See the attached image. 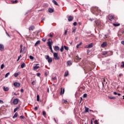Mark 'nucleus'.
Wrapping results in <instances>:
<instances>
[{"mask_svg": "<svg viewBox=\"0 0 124 124\" xmlns=\"http://www.w3.org/2000/svg\"><path fill=\"white\" fill-rule=\"evenodd\" d=\"M19 99L18 98H16L13 101V103L15 105H17V104H18V103H19Z\"/></svg>", "mask_w": 124, "mask_h": 124, "instance_id": "423d86ee", "label": "nucleus"}, {"mask_svg": "<svg viewBox=\"0 0 124 124\" xmlns=\"http://www.w3.org/2000/svg\"><path fill=\"white\" fill-rule=\"evenodd\" d=\"M21 57H22V56L20 55L18 57V59L17 60V62H19V61L20 60V58H21Z\"/></svg>", "mask_w": 124, "mask_h": 124, "instance_id": "c03bdc74", "label": "nucleus"}, {"mask_svg": "<svg viewBox=\"0 0 124 124\" xmlns=\"http://www.w3.org/2000/svg\"><path fill=\"white\" fill-rule=\"evenodd\" d=\"M108 98H109V99H115V97H108Z\"/></svg>", "mask_w": 124, "mask_h": 124, "instance_id": "49530a36", "label": "nucleus"}, {"mask_svg": "<svg viewBox=\"0 0 124 124\" xmlns=\"http://www.w3.org/2000/svg\"><path fill=\"white\" fill-rule=\"evenodd\" d=\"M57 79V77H55L54 78H52V80H56Z\"/></svg>", "mask_w": 124, "mask_h": 124, "instance_id": "13d9d810", "label": "nucleus"}, {"mask_svg": "<svg viewBox=\"0 0 124 124\" xmlns=\"http://www.w3.org/2000/svg\"><path fill=\"white\" fill-rule=\"evenodd\" d=\"M54 50L55 51H59V50H60V47H59V46H55L54 47Z\"/></svg>", "mask_w": 124, "mask_h": 124, "instance_id": "dca6fc26", "label": "nucleus"}, {"mask_svg": "<svg viewBox=\"0 0 124 124\" xmlns=\"http://www.w3.org/2000/svg\"><path fill=\"white\" fill-rule=\"evenodd\" d=\"M64 93V89H63L62 91V88L61 91V94H63Z\"/></svg>", "mask_w": 124, "mask_h": 124, "instance_id": "b1692460", "label": "nucleus"}, {"mask_svg": "<svg viewBox=\"0 0 124 124\" xmlns=\"http://www.w3.org/2000/svg\"><path fill=\"white\" fill-rule=\"evenodd\" d=\"M20 92H21V93H24V89H21L20 90Z\"/></svg>", "mask_w": 124, "mask_h": 124, "instance_id": "680f3d73", "label": "nucleus"}, {"mask_svg": "<svg viewBox=\"0 0 124 124\" xmlns=\"http://www.w3.org/2000/svg\"><path fill=\"white\" fill-rule=\"evenodd\" d=\"M87 96H88V95L87 94V93H85L83 94V98H86V97H87Z\"/></svg>", "mask_w": 124, "mask_h": 124, "instance_id": "473e14b6", "label": "nucleus"}, {"mask_svg": "<svg viewBox=\"0 0 124 124\" xmlns=\"http://www.w3.org/2000/svg\"><path fill=\"white\" fill-rule=\"evenodd\" d=\"M76 60H81V58H80V57H79V56L78 55H77L76 57Z\"/></svg>", "mask_w": 124, "mask_h": 124, "instance_id": "c9c22d12", "label": "nucleus"}, {"mask_svg": "<svg viewBox=\"0 0 124 124\" xmlns=\"http://www.w3.org/2000/svg\"><path fill=\"white\" fill-rule=\"evenodd\" d=\"M64 49H65L66 50V51H68L69 50V48H68V46H64Z\"/></svg>", "mask_w": 124, "mask_h": 124, "instance_id": "2f4dec72", "label": "nucleus"}, {"mask_svg": "<svg viewBox=\"0 0 124 124\" xmlns=\"http://www.w3.org/2000/svg\"><path fill=\"white\" fill-rule=\"evenodd\" d=\"M20 74V72L15 73L14 74V76L15 77H17Z\"/></svg>", "mask_w": 124, "mask_h": 124, "instance_id": "a878e982", "label": "nucleus"}, {"mask_svg": "<svg viewBox=\"0 0 124 124\" xmlns=\"http://www.w3.org/2000/svg\"><path fill=\"white\" fill-rule=\"evenodd\" d=\"M108 54V51H102V55L103 56H106Z\"/></svg>", "mask_w": 124, "mask_h": 124, "instance_id": "f3484780", "label": "nucleus"}, {"mask_svg": "<svg viewBox=\"0 0 124 124\" xmlns=\"http://www.w3.org/2000/svg\"><path fill=\"white\" fill-rule=\"evenodd\" d=\"M41 75V74L40 73H37V76H38V77H40V76Z\"/></svg>", "mask_w": 124, "mask_h": 124, "instance_id": "09e8293b", "label": "nucleus"}, {"mask_svg": "<svg viewBox=\"0 0 124 124\" xmlns=\"http://www.w3.org/2000/svg\"><path fill=\"white\" fill-rule=\"evenodd\" d=\"M48 36H49L50 37H53V35L51 34H48Z\"/></svg>", "mask_w": 124, "mask_h": 124, "instance_id": "864d4df0", "label": "nucleus"}, {"mask_svg": "<svg viewBox=\"0 0 124 124\" xmlns=\"http://www.w3.org/2000/svg\"><path fill=\"white\" fill-rule=\"evenodd\" d=\"M40 40H38L35 44L34 46H36L38 44H40Z\"/></svg>", "mask_w": 124, "mask_h": 124, "instance_id": "aec40b11", "label": "nucleus"}, {"mask_svg": "<svg viewBox=\"0 0 124 124\" xmlns=\"http://www.w3.org/2000/svg\"><path fill=\"white\" fill-rule=\"evenodd\" d=\"M67 124H72V122L69 121V122L67 123Z\"/></svg>", "mask_w": 124, "mask_h": 124, "instance_id": "052dcab7", "label": "nucleus"}, {"mask_svg": "<svg viewBox=\"0 0 124 124\" xmlns=\"http://www.w3.org/2000/svg\"><path fill=\"white\" fill-rule=\"evenodd\" d=\"M44 21H45V17H43L42 18L41 22H42V23H43Z\"/></svg>", "mask_w": 124, "mask_h": 124, "instance_id": "ea45409f", "label": "nucleus"}, {"mask_svg": "<svg viewBox=\"0 0 124 124\" xmlns=\"http://www.w3.org/2000/svg\"><path fill=\"white\" fill-rule=\"evenodd\" d=\"M52 2H53V3H54V4H55V5H57V6H60V5H59V4L58 3V2H57V1H56L55 0H52Z\"/></svg>", "mask_w": 124, "mask_h": 124, "instance_id": "2eb2a0df", "label": "nucleus"}, {"mask_svg": "<svg viewBox=\"0 0 124 124\" xmlns=\"http://www.w3.org/2000/svg\"><path fill=\"white\" fill-rule=\"evenodd\" d=\"M61 52H63V47L62 46L61 49H60Z\"/></svg>", "mask_w": 124, "mask_h": 124, "instance_id": "de8ad7c7", "label": "nucleus"}, {"mask_svg": "<svg viewBox=\"0 0 124 124\" xmlns=\"http://www.w3.org/2000/svg\"><path fill=\"white\" fill-rule=\"evenodd\" d=\"M93 44L91 43L90 44L88 45V47L93 48Z\"/></svg>", "mask_w": 124, "mask_h": 124, "instance_id": "393cba45", "label": "nucleus"}, {"mask_svg": "<svg viewBox=\"0 0 124 124\" xmlns=\"http://www.w3.org/2000/svg\"><path fill=\"white\" fill-rule=\"evenodd\" d=\"M39 100H40L39 95H37V101H39Z\"/></svg>", "mask_w": 124, "mask_h": 124, "instance_id": "72a5a7b5", "label": "nucleus"}, {"mask_svg": "<svg viewBox=\"0 0 124 124\" xmlns=\"http://www.w3.org/2000/svg\"><path fill=\"white\" fill-rule=\"evenodd\" d=\"M68 71L65 72V74H64V77H67V76H68Z\"/></svg>", "mask_w": 124, "mask_h": 124, "instance_id": "cd10ccee", "label": "nucleus"}, {"mask_svg": "<svg viewBox=\"0 0 124 124\" xmlns=\"http://www.w3.org/2000/svg\"><path fill=\"white\" fill-rule=\"evenodd\" d=\"M67 33V30H65V32H64V34H66Z\"/></svg>", "mask_w": 124, "mask_h": 124, "instance_id": "69168bd1", "label": "nucleus"}, {"mask_svg": "<svg viewBox=\"0 0 124 124\" xmlns=\"http://www.w3.org/2000/svg\"><path fill=\"white\" fill-rule=\"evenodd\" d=\"M24 118H25V117H24V116H23V115H21L20 116V119H24Z\"/></svg>", "mask_w": 124, "mask_h": 124, "instance_id": "5fc2aeb1", "label": "nucleus"}, {"mask_svg": "<svg viewBox=\"0 0 124 124\" xmlns=\"http://www.w3.org/2000/svg\"><path fill=\"white\" fill-rule=\"evenodd\" d=\"M14 86L15 87H16V88H19V87H20L21 86V83H20L19 82H15L14 83Z\"/></svg>", "mask_w": 124, "mask_h": 124, "instance_id": "6e6552de", "label": "nucleus"}, {"mask_svg": "<svg viewBox=\"0 0 124 124\" xmlns=\"http://www.w3.org/2000/svg\"><path fill=\"white\" fill-rule=\"evenodd\" d=\"M84 48H89V46H84Z\"/></svg>", "mask_w": 124, "mask_h": 124, "instance_id": "774afa93", "label": "nucleus"}, {"mask_svg": "<svg viewBox=\"0 0 124 124\" xmlns=\"http://www.w3.org/2000/svg\"><path fill=\"white\" fill-rule=\"evenodd\" d=\"M94 124H98V122H97V120H95V121H94Z\"/></svg>", "mask_w": 124, "mask_h": 124, "instance_id": "3c124183", "label": "nucleus"}, {"mask_svg": "<svg viewBox=\"0 0 124 124\" xmlns=\"http://www.w3.org/2000/svg\"><path fill=\"white\" fill-rule=\"evenodd\" d=\"M42 41H44V42H45L46 41V38L42 39Z\"/></svg>", "mask_w": 124, "mask_h": 124, "instance_id": "4d7b16f0", "label": "nucleus"}, {"mask_svg": "<svg viewBox=\"0 0 124 124\" xmlns=\"http://www.w3.org/2000/svg\"><path fill=\"white\" fill-rule=\"evenodd\" d=\"M35 29V27H34V26L32 25L31 27H29V31H33Z\"/></svg>", "mask_w": 124, "mask_h": 124, "instance_id": "ddd939ff", "label": "nucleus"}, {"mask_svg": "<svg viewBox=\"0 0 124 124\" xmlns=\"http://www.w3.org/2000/svg\"><path fill=\"white\" fill-rule=\"evenodd\" d=\"M0 104H3V103H4V102H3V101L0 100Z\"/></svg>", "mask_w": 124, "mask_h": 124, "instance_id": "8fccbe9b", "label": "nucleus"}, {"mask_svg": "<svg viewBox=\"0 0 124 124\" xmlns=\"http://www.w3.org/2000/svg\"><path fill=\"white\" fill-rule=\"evenodd\" d=\"M113 25L114 27H119L121 25V24H120V23H117V24L113 23Z\"/></svg>", "mask_w": 124, "mask_h": 124, "instance_id": "412c9836", "label": "nucleus"}, {"mask_svg": "<svg viewBox=\"0 0 124 124\" xmlns=\"http://www.w3.org/2000/svg\"><path fill=\"white\" fill-rule=\"evenodd\" d=\"M17 117H18V113H17V112H16L14 115L13 116V118L14 119L15 118H17Z\"/></svg>", "mask_w": 124, "mask_h": 124, "instance_id": "4be33fe9", "label": "nucleus"}, {"mask_svg": "<svg viewBox=\"0 0 124 124\" xmlns=\"http://www.w3.org/2000/svg\"><path fill=\"white\" fill-rule=\"evenodd\" d=\"M113 94H114L115 95H117V94H118V93H117L116 92H114V93H113Z\"/></svg>", "mask_w": 124, "mask_h": 124, "instance_id": "e2e57ef3", "label": "nucleus"}, {"mask_svg": "<svg viewBox=\"0 0 124 124\" xmlns=\"http://www.w3.org/2000/svg\"><path fill=\"white\" fill-rule=\"evenodd\" d=\"M53 57L55 60H60V57L58 56V53H53Z\"/></svg>", "mask_w": 124, "mask_h": 124, "instance_id": "39448f33", "label": "nucleus"}, {"mask_svg": "<svg viewBox=\"0 0 124 124\" xmlns=\"http://www.w3.org/2000/svg\"><path fill=\"white\" fill-rule=\"evenodd\" d=\"M4 50V46L2 44H0V50L3 51Z\"/></svg>", "mask_w": 124, "mask_h": 124, "instance_id": "f8f14e48", "label": "nucleus"}, {"mask_svg": "<svg viewBox=\"0 0 124 124\" xmlns=\"http://www.w3.org/2000/svg\"><path fill=\"white\" fill-rule=\"evenodd\" d=\"M96 25L97 26L99 30H101V29H103V23L101 22L100 20H97L95 21Z\"/></svg>", "mask_w": 124, "mask_h": 124, "instance_id": "f257e3e1", "label": "nucleus"}, {"mask_svg": "<svg viewBox=\"0 0 124 124\" xmlns=\"http://www.w3.org/2000/svg\"><path fill=\"white\" fill-rule=\"evenodd\" d=\"M47 43L49 49L50 50H52V44H53V41L52 40V39L49 38L48 40V42Z\"/></svg>", "mask_w": 124, "mask_h": 124, "instance_id": "f03ea898", "label": "nucleus"}, {"mask_svg": "<svg viewBox=\"0 0 124 124\" xmlns=\"http://www.w3.org/2000/svg\"><path fill=\"white\" fill-rule=\"evenodd\" d=\"M82 44H83V43L80 42L79 44L77 45V49H78L79 46H81V45H82Z\"/></svg>", "mask_w": 124, "mask_h": 124, "instance_id": "5701e85b", "label": "nucleus"}, {"mask_svg": "<svg viewBox=\"0 0 124 124\" xmlns=\"http://www.w3.org/2000/svg\"><path fill=\"white\" fill-rule=\"evenodd\" d=\"M67 64H68V65H71V64H72V63H71V61H68L67 62Z\"/></svg>", "mask_w": 124, "mask_h": 124, "instance_id": "c756f323", "label": "nucleus"}, {"mask_svg": "<svg viewBox=\"0 0 124 124\" xmlns=\"http://www.w3.org/2000/svg\"><path fill=\"white\" fill-rule=\"evenodd\" d=\"M42 114H43V116H45V115H46V112L45 111H43L42 112Z\"/></svg>", "mask_w": 124, "mask_h": 124, "instance_id": "37998d69", "label": "nucleus"}, {"mask_svg": "<svg viewBox=\"0 0 124 124\" xmlns=\"http://www.w3.org/2000/svg\"><path fill=\"white\" fill-rule=\"evenodd\" d=\"M9 75H10V73H7L5 76V78H7V77H8V76H9Z\"/></svg>", "mask_w": 124, "mask_h": 124, "instance_id": "c85d7f7f", "label": "nucleus"}, {"mask_svg": "<svg viewBox=\"0 0 124 124\" xmlns=\"http://www.w3.org/2000/svg\"><path fill=\"white\" fill-rule=\"evenodd\" d=\"M34 83H35V81H33L32 82H31V84L33 86V85H34Z\"/></svg>", "mask_w": 124, "mask_h": 124, "instance_id": "bf43d9fd", "label": "nucleus"}, {"mask_svg": "<svg viewBox=\"0 0 124 124\" xmlns=\"http://www.w3.org/2000/svg\"><path fill=\"white\" fill-rule=\"evenodd\" d=\"M80 101L79 102V103H81V102H82V100H83V98L82 97H80Z\"/></svg>", "mask_w": 124, "mask_h": 124, "instance_id": "0e129e2a", "label": "nucleus"}, {"mask_svg": "<svg viewBox=\"0 0 124 124\" xmlns=\"http://www.w3.org/2000/svg\"><path fill=\"white\" fill-rule=\"evenodd\" d=\"M12 3H17V2H18V0H16L15 1L12 0Z\"/></svg>", "mask_w": 124, "mask_h": 124, "instance_id": "f704fd0d", "label": "nucleus"}, {"mask_svg": "<svg viewBox=\"0 0 124 124\" xmlns=\"http://www.w3.org/2000/svg\"><path fill=\"white\" fill-rule=\"evenodd\" d=\"M121 67H124V62H122V64L121 65Z\"/></svg>", "mask_w": 124, "mask_h": 124, "instance_id": "4c0bfd02", "label": "nucleus"}, {"mask_svg": "<svg viewBox=\"0 0 124 124\" xmlns=\"http://www.w3.org/2000/svg\"><path fill=\"white\" fill-rule=\"evenodd\" d=\"M48 11L49 12V13H53V12H54V9L52 8H49L48 9Z\"/></svg>", "mask_w": 124, "mask_h": 124, "instance_id": "a211bd4d", "label": "nucleus"}, {"mask_svg": "<svg viewBox=\"0 0 124 124\" xmlns=\"http://www.w3.org/2000/svg\"><path fill=\"white\" fill-rule=\"evenodd\" d=\"M45 58L47 61L49 63H51V62H53V59H52V58H50V57L48 55H46L45 56Z\"/></svg>", "mask_w": 124, "mask_h": 124, "instance_id": "7ed1b4c3", "label": "nucleus"}, {"mask_svg": "<svg viewBox=\"0 0 124 124\" xmlns=\"http://www.w3.org/2000/svg\"><path fill=\"white\" fill-rule=\"evenodd\" d=\"M4 67V64H2L1 65V67H0L1 69H3Z\"/></svg>", "mask_w": 124, "mask_h": 124, "instance_id": "58836bf2", "label": "nucleus"}, {"mask_svg": "<svg viewBox=\"0 0 124 124\" xmlns=\"http://www.w3.org/2000/svg\"><path fill=\"white\" fill-rule=\"evenodd\" d=\"M26 65V64H25V63H22V64L21 65V68H24V67H25Z\"/></svg>", "mask_w": 124, "mask_h": 124, "instance_id": "bb28decb", "label": "nucleus"}, {"mask_svg": "<svg viewBox=\"0 0 124 124\" xmlns=\"http://www.w3.org/2000/svg\"><path fill=\"white\" fill-rule=\"evenodd\" d=\"M23 45H20V53H22L23 52V51H24V50H25V49H26V47L25 46L23 47Z\"/></svg>", "mask_w": 124, "mask_h": 124, "instance_id": "1a4fd4ad", "label": "nucleus"}, {"mask_svg": "<svg viewBox=\"0 0 124 124\" xmlns=\"http://www.w3.org/2000/svg\"><path fill=\"white\" fill-rule=\"evenodd\" d=\"M85 112H86V113H88V112H89V108H85Z\"/></svg>", "mask_w": 124, "mask_h": 124, "instance_id": "e433bc0d", "label": "nucleus"}, {"mask_svg": "<svg viewBox=\"0 0 124 124\" xmlns=\"http://www.w3.org/2000/svg\"><path fill=\"white\" fill-rule=\"evenodd\" d=\"M18 109H19V107H17V108H15L14 110V113L16 112V111H17V110H18Z\"/></svg>", "mask_w": 124, "mask_h": 124, "instance_id": "7c9ffc66", "label": "nucleus"}, {"mask_svg": "<svg viewBox=\"0 0 124 124\" xmlns=\"http://www.w3.org/2000/svg\"><path fill=\"white\" fill-rule=\"evenodd\" d=\"M95 14H98L100 12V11L97 9V8L94 9Z\"/></svg>", "mask_w": 124, "mask_h": 124, "instance_id": "9b49d317", "label": "nucleus"}, {"mask_svg": "<svg viewBox=\"0 0 124 124\" xmlns=\"http://www.w3.org/2000/svg\"><path fill=\"white\" fill-rule=\"evenodd\" d=\"M62 103H65V104H66V103H67V101H66V100H62Z\"/></svg>", "mask_w": 124, "mask_h": 124, "instance_id": "a19ab883", "label": "nucleus"}, {"mask_svg": "<svg viewBox=\"0 0 124 124\" xmlns=\"http://www.w3.org/2000/svg\"><path fill=\"white\" fill-rule=\"evenodd\" d=\"M38 68H40V67L37 66H33V70H37V69H38Z\"/></svg>", "mask_w": 124, "mask_h": 124, "instance_id": "6ab92c4d", "label": "nucleus"}, {"mask_svg": "<svg viewBox=\"0 0 124 124\" xmlns=\"http://www.w3.org/2000/svg\"><path fill=\"white\" fill-rule=\"evenodd\" d=\"M30 60H33L34 59V57H33L32 56H30Z\"/></svg>", "mask_w": 124, "mask_h": 124, "instance_id": "79ce46f5", "label": "nucleus"}, {"mask_svg": "<svg viewBox=\"0 0 124 124\" xmlns=\"http://www.w3.org/2000/svg\"><path fill=\"white\" fill-rule=\"evenodd\" d=\"M3 90L4 92H8V91H9V87L3 86Z\"/></svg>", "mask_w": 124, "mask_h": 124, "instance_id": "9d476101", "label": "nucleus"}, {"mask_svg": "<svg viewBox=\"0 0 124 124\" xmlns=\"http://www.w3.org/2000/svg\"><path fill=\"white\" fill-rule=\"evenodd\" d=\"M107 46V43L104 42L101 45V47L102 48H104V47H106Z\"/></svg>", "mask_w": 124, "mask_h": 124, "instance_id": "4468645a", "label": "nucleus"}, {"mask_svg": "<svg viewBox=\"0 0 124 124\" xmlns=\"http://www.w3.org/2000/svg\"><path fill=\"white\" fill-rule=\"evenodd\" d=\"M123 76V74H120L119 75V77H122Z\"/></svg>", "mask_w": 124, "mask_h": 124, "instance_id": "6e6d98bb", "label": "nucleus"}, {"mask_svg": "<svg viewBox=\"0 0 124 124\" xmlns=\"http://www.w3.org/2000/svg\"><path fill=\"white\" fill-rule=\"evenodd\" d=\"M108 19L109 21H112L115 19V16H112V15H109L108 16Z\"/></svg>", "mask_w": 124, "mask_h": 124, "instance_id": "20e7f679", "label": "nucleus"}, {"mask_svg": "<svg viewBox=\"0 0 124 124\" xmlns=\"http://www.w3.org/2000/svg\"><path fill=\"white\" fill-rule=\"evenodd\" d=\"M73 25H74V26H77V22H75L73 23Z\"/></svg>", "mask_w": 124, "mask_h": 124, "instance_id": "603ef678", "label": "nucleus"}, {"mask_svg": "<svg viewBox=\"0 0 124 124\" xmlns=\"http://www.w3.org/2000/svg\"><path fill=\"white\" fill-rule=\"evenodd\" d=\"M34 110L35 111H37V110H38V107H35L34 108Z\"/></svg>", "mask_w": 124, "mask_h": 124, "instance_id": "a18cd8bd", "label": "nucleus"}, {"mask_svg": "<svg viewBox=\"0 0 124 124\" xmlns=\"http://www.w3.org/2000/svg\"><path fill=\"white\" fill-rule=\"evenodd\" d=\"M73 19H74V17L72 16H68V21L69 22H71V21H73Z\"/></svg>", "mask_w": 124, "mask_h": 124, "instance_id": "0eeeda50", "label": "nucleus"}, {"mask_svg": "<svg viewBox=\"0 0 124 124\" xmlns=\"http://www.w3.org/2000/svg\"><path fill=\"white\" fill-rule=\"evenodd\" d=\"M121 44H123V45H124V41H123L121 42Z\"/></svg>", "mask_w": 124, "mask_h": 124, "instance_id": "338daca9", "label": "nucleus"}]
</instances>
